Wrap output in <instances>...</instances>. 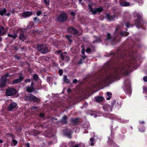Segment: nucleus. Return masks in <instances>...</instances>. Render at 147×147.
<instances>
[{"label":"nucleus","mask_w":147,"mask_h":147,"mask_svg":"<svg viewBox=\"0 0 147 147\" xmlns=\"http://www.w3.org/2000/svg\"><path fill=\"white\" fill-rule=\"evenodd\" d=\"M133 65L131 61H129L119 65L111 71H110L111 66L109 63L105 64L101 69L95 74L94 77L97 82L100 85L106 82H109L113 79H117L118 76L123 71H125L127 68H129Z\"/></svg>","instance_id":"obj_1"},{"label":"nucleus","mask_w":147,"mask_h":147,"mask_svg":"<svg viewBox=\"0 0 147 147\" xmlns=\"http://www.w3.org/2000/svg\"><path fill=\"white\" fill-rule=\"evenodd\" d=\"M24 100L26 101H32L36 102H40V99L35 96L30 94H26L24 97Z\"/></svg>","instance_id":"obj_2"},{"label":"nucleus","mask_w":147,"mask_h":147,"mask_svg":"<svg viewBox=\"0 0 147 147\" xmlns=\"http://www.w3.org/2000/svg\"><path fill=\"white\" fill-rule=\"evenodd\" d=\"M37 49L38 51L41 52L42 53H45L49 51L48 47L45 44L37 45Z\"/></svg>","instance_id":"obj_3"},{"label":"nucleus","mask_w":147,"mask_h":147,"mask_svg":"<svg viewBox=\"0 0 147 147\" xmlns=\"http://www.w3.org/2000/svg\"><path fill=\"white\" fill-rule=\"evenodd\" d=\"M9 76V74L6 73L0 79V87L3 88L6 84L7 82V78Z\"/></svg>","instance_id":"obj_4"},{"label":"nucleus","mask_w":147,"mask_h":147,"mask_svg":"<svg viewBox=\"0 0 147 147\" xmlns=\"http://www.w3.org/2000/svg\"><path fill=\"white\" fill-rule=\"evenodd\" d=\"M123 89L129 95L131 94V89L130 87V84L129 81L126 82L124 84Z\"/></svg>","instance_id":"obj_5"},{"label":"nucleus","mask_w":147,"mask_h":147,"mask_svg":"<svg viewBox=\"0 0 147 147\" xmlns=\"http://www.w3.org/2000/svg\"><path fill=\"white\" fill-rule=\"evenodd\" d=\"M16 92L17 91L16 89L9 87L7 89L6 94L7 96H11L16 94Z\"/></svg>","instance_id":"obj_6"},{"label":"nucleus","mask_w":147,"mask_h":147,"mask_svg":"<svg viewBox=\"0 0 147 147\" xmlns=\"http://www.w3.org/2000/svg\"><path fill=\"white\" fill-rule=\"evenodd\" d=\"M67 19V16L64 13H62L60 14L59 16L57 18L58 21L61 22H64Z\"/></svg>","instance_id":"obj_7"},{"label":"nucleus","mask_w":147,"mask_h":147,"mask_svg":"<svg viewBox=\"0 0 147 147\" xmlns=\"http://www.w3.org/2000/svg\"><path fill=\"white\" fill-rule=\"evenodd\" d=\"M17 105V104L15 102H11L7 107V110L8 111H13L16 108Z\"/></svg>","instance_id":"obj_8"},{"label":"nucleus","mask_w":147,"mask_h":147,"mask_svg":"<svg viewBox=\"0 0 147 147\" xmlns=\"http://www.w3.org/2000/svg\"><path fill=\"white\" fill-rule=\"evenodd\" d=\"M33 82H32L30 86H26L25 88L26 91L28 92L31 93L34 91V88L33 86Z\"/></svg>","instance_id":"obj_9"},{"label":"nucleus","mask_w":147,"mask_h":147,"mask_svg":"<svg viewBox=\"0 0 147 147\" xmlns=\"http://www.w3.org/2000/svg\"><path fill=\"white\" fill-rule=\"evenodd\" d=\"M67 53L64 52L60 54V57L62 60L65 61H67L69 60V57L66 55Z\"/></svg>","instance_id":"obj_10"},{"label":"nucleus","mask_w":147,"mask_h":147,"mask_svg":"<svg viewBox=\"0 0 147 147\" xmlns=\"http://www.w3.org/2000/svg\"><path fill=\"white\" fill-rule=\"evenodd\" d=\"M68 32L72 34H76L78 32L77 30L74 28L70 27L68 29Z\"/></svg>","instance_id":"obj_11"},{"label":"nucleus","mask_w":147,"mask_h":147,"mask_svg":"<svg viewBox=\"0 0 147 147\" xmlns=\"http://www.w3.org/2000/svg\"><path fill=\"white\" fill-rule=\"evenodd\" d=\"M104 110L106 111H111L112 109L110 105L108 104H105L104 105L103 107Z\"/></svg>","instance_id":"obj_12"},{"label":"nucleus","mask_w":147,"mask_h":147,"mask_svg":"<svg viewBox=\"0 0 147 147\" xmlns=\"http://www.w3.org/2000/svg\"><path fill=\"white\" fill-rule=\"evenodd\" d=\"M103 10V9L101 7L94 9L92 14H95L98 13H100Z\"/></svg>","instance_id":"obj_13"},{"label":"nucleus","mask_w":147,"mask_h":147,"mask_svg":"<svg viewBox=\"0 0 147 147\" xmlns=\"http://www.w3.org/2000/svg\"><path fill=\"white\" fill-rule=\"evenodd\" d=\"M23 77L21 76L20 75L19 76V78L18 79H16L14 80L13 82V84H16L20 82L23 80Z\"/></svg>","instance_id":"obj_14"},{"label":"nucleus","mask_w":147,"mask_h":147,"mask_svg":"<svg viewBox=\"0 0 147 147\" xmlns=\"http://www.w3.org/2000/svg\"><path fill=\"white\" fill-rule=\"evenodd\" d=\"M13 34L11 33L8 34V36L12 38L13 39H15L17 37V31L13 32Z\"/></svg>","instance_id":"obj_15"},{"label":"nucleus","mask_w":147,"mask_h":147,"mask_svg":"<svg viewBox=\"0 0 147 147\" xmlns=\"http://www.w3.org/2000/svg\"><path fill=\"white\" fill-rule=\"evenodd\" d=\"M116 16L115 15H114L113 16H111L109 14H107V19L109 21L113 20L115 19V18H116Z\"/></svg>","instance_id":"obj_16"},{"label":"nucleus","mask_w":147,"mask_h":147,"mask_svg":"<svg viewBox=\"0 0 147 147\" xmlns=\"http://www.w3.org/2000/svg\"><path fill=\"white\" fill-rule=\"evenodd\" d=\"M67 117L66 115H64L61 120L60 121L62 124H66L67 123Z\"/></svg>","instance_id":"obj_17"},{"label":"nucleus","mask_w":147,"mask_h":147,"mask_svg":"<svg viewBox=\"0 0 147 147\" xmlns=\"http://www.w3.org/2000/svg\"><path fill=\"white\" fill-rule=\"evenodd\" d=\"M32 15V13L30 11H27L22 13V16L24 17H30Z\"/></svg>","instance_id":"obj_18"},{"label":"nucleus","mask_w":147,"mask_h":147,"mask_svg":"<svg viewBox=\"0 0 147 147\" xmlns=\"http://www.w3.org/2000/svg\"><path fill=\"white\" fill-rule=\"evenodd\" d=\"M6 32V30L4 28L0 26V36L3 35Z\"/></svg>","instance_id":"obj_19"},{"label":"nucleus","mask_w":147,"mask_h":147,"mask_svg":"<svg viewBox=\"0 0 147 147\" xmlns=\"http://www.w3.org/2000/svg\"><path fill=\"white\" fill-rule=\"evenodd\" d=\"M26 36L24 35L22 32L20 34L19 36V39L22 41L26 39Z\"/></svg>","instance_id":"obj_20"},{"label":"nucleus","mask_w":147,"mask_h":147,"mask_svg":"<svg viewBox=\"0 0 147 147\" xmlns=\"http://www.w3.org/2000/svg\"><path fill=\"white\" fill-rule=\"evenodd\" d=\"M120 5L123 6H127L129 5V3H127L124 1H121L120 2Z\"/></svg>","instance_id":"obj_21"},{"label":"nucleus","mask_w":147,"mask_h":147,"mask_svg":"<svg viewBox=\"0 0 147 147\" xmlns=\"http://www.w3.org/2000/svg\"><path fill=\"white\" fill-rule=\"evenodd\" d=\"M96 101L98 102H102L104 100V98L101 96H98L95 98Z\"/></svg>","instance_id":"obj_22"},{"label":"nucleus","mask_w":147,"mask_h":147,"mask_svg":"<svg viewBox=\"0 0 147 147\" xmlns=\"http://www.w3.org/2000/svg\"><path fill=\"white\" fill-rule=\"evenodd\" d=\"M71 121V122L73 123V124H76L78 122V118H71L70 119Z\"/></svg>","instance_id":"obj_23"},{"label":"nucleus","mask_w":147,"mask_h":147,"mask_svg":"<svg viewBox=\"0 0 147 147\" xmlns=\"http://www.w3.org/2000/svg\"><path fill=\"white\" fill-rule=\"evenodd\" d=\"M6 9L4 8L2 10H0V14L1 16H3L6 12Z\"/></svg>","instance_id":"obj_24"},{"label":"nucleus","mask_w":147,"mask_h":147,"mask_svg":"<svg viewBox=\"0 0 147 147\" xmlns=\"http://www.w3.org/2000/svg\"><path fill=\"white\" fill-rule=\"evenodd\" d=\"M135 24L137 28H140L139 26L140 24V21L138 20H136L135 22Z\"/></svg>","instance_id":"obj_25"},{"label":"nucleus","mask_w":147,"mask_h":147,"mask_svg":"<svg viewBox=\"0 0 147 147\" xmlns=\"http://www.w3.org/2000/svg\"><path fill=\"white\" fill-rule=\"evenodd\" d=\"M63 80L67 83H69L70 82V81L67 79V76H66L64 77Z\"/></svg>","instance_id":"obj_26"},{"label":"nucleus","mask_w":147,"mask_h":147,"mask_svg":"<svg viewBox=\"0 0 147 147\" xmlns=\"http://www.w3.org/2000/svg\"><path fill=\"white\" fill-rule=\"evenodd\" d=\"M107 96L108 97L106 98L107 100H109L110 99V98L111 97L112 94L110 92H108L107 93Z\"/></svg>","instance_id":"obj_27"},{"label":"nucleus","mask_w":147,"mask_h":147,"mask_svg":"<svg viewBox=\"0 0 147 147\" xmlns=\"http://www.w3.org/2000/svg\"><path fill=\"white\" fill-rule=\"evenodd\" d=\"M33 77L34 80L35 81H37L38 78V75L36 74H34L33 75Z\"/></svg>","instance_id":"obj_28"},{"label":"nucleus","mask_w":147,"mask_h":147,"mask_svg":"<svg viewBox=\"0 0 147 147\" xmlns=\"http://www.w3.org/2000/svg\"><path fill=\"white\" fill-rule=\"evenodd\" d=\"M90 141L91 142V145L93 146L94 145L93 142H94V139L93 138H91L90 139Z\"/></svg>","instance_id":"obj_29"},{"label":"nucleus","mask_w":147,"mask_h":147,"mask_svg":"<svg viewBox=\"0 0 147 147\" xmlns=\"http://www.w3.org/2000/svg\"><path fill=\"white\" fill-rule=\"evenodd\" d=\"M43 1L46 5H49V0H43Z\"/></svg>","instance_id":"obj_30"},{"label":"nucleus","mask_w":147,"mask_h":147,"mask_svg":"<svg viewBox=\"0 0 147 147\" xmlns=\"http://www.w3.org/2000/svg\"><path fill=\"white\" fill-rule=\"evenodd\" d=\"M120 34L122 36H126L128 35L129 33L126 32H121Z\"/></svg>","instance_id":"obj_31"},{"label":"nucleus","mask_w":147,"mask_h":147,"mask_svg":"<svg viewBox=\"0 0 147 147\" xmlns=\"http://www.w3.org/2000/svg\"><path fill=\"white\" fill-rule=\"evenodd\" d=\"M34 20L35 22H39V20L37 17H35L34 18Z\"/></svg>","instance_id":"obj_32"},{"label":"nucleus","mask_w":147,"mask_h":147,"mask_svg":"<svg viewBox=\"0 0 147 147\" xmlns=\"http://www.w3.org/2000/svg\"><path fill=\"white\" fill-rule=\"evenodd\" d=\"M88 7H89V9L90 10V11L91 12H92V13L93 11V9H92V7L91 5L89 4L88 5Z\"/></svg>","instance_id":"obj_33"},{"label":"nucleus","mask_w":147,"mask_h":147,"mask_svg":"<svg viewBox=\"0 0 147 147\" xmlns=\"http://www.w3.org/2000/svg\"><path fill=\"white\" fill-rule=\"evenodd\" d=\"M81 47L82 48V49L81 51L83 55H84L85 53V50L84 49V46H81Z\"/></svg>","instance_id":"obj_34"},{"label":"nucleus","mask_w":147,"mask_h":147,"mask_svg":"<svg viewBox=\"0 0 147 147\" xmlns=\"http://www.w3.org/2000/svg\"><path fill=\"white\" fill-rule=\"evenodd\" d=\"M45 116V114L44 113H40L38 115V116L40 117L43 118Z\"/></svg>","instance_id":"obj_35"},{"label":"nucleus","mask_w":147,"mask_h":147,"mask_svg":"<svg viewBox=\"0 0 147 147\" xmlns=\"http://www.w3.org/2000/svg\"><path fill=\"white\" fill-rule=\"evenodd\" d=\"M137 16L139 20H141L142 18V15L138 13L137 14Z\"/></svg>","instance_id":"obj_36"},{"label":"nucleus","mask_w":147,"mask_h":147,"mask_svg":"<svg viewBox=\"0 0 147 147\" xmlns=\"http://www.w3.org/2000/svg\"><path fill=\"white\" fill-rule=\"evenodd\" d=\"M12 142L13 143L14 146H15L17 144V141L15 140H12Z\"/></svg>","instance_id":"obj_37"},{"label":"nucleus","mask_w":147,"mask_h":147,"mask_svg":"<svg viewBox=\"0 0 147 147\" xmlns=\"http://www.w3.org/2000/svg\"><path fill=\"white\" fill-rule=\"evenodd\" d=\"M111 36L110 35V34L109 33H108L107 34V39L109 40L111 39Z\"/></svg>","instance_id":"obj_38"},{"label":"nucleus","mask_w":147,"mask_h":147,"mask_svg":"<svg viewBox=\"0 0 147 147\" xmlns=\"http://www.w3.org/2000/svg\"><path fill=\"white\" fill-rule=\"evenodd\" d=\"M125 24L127 28L129 27L130 24L129 22H126Z\"/></svg>","instance_id":"obj_39"},{"label":"nucleus","mask_w":147,"mask_h":147,"mask_svg":"<svg viewBox=\"0 0 147 147\" xmlns=\"http://www.w3.org/2000/svg\"><path fill=\"white\" fill-rule=\"evenodd\" d=\"M46 136L48 137H51L53 136V135L52 134H51L50 133H48L47 134V135H46Z\"/></svg>","instance_id":"obj_40"},{"label":"nucleus","mask_w":147,"mask_h":147,"mask_svg":"<svg viewBox=\"0 0 147 147\" xmlns=\"http://www.w3.org/2000/svg\"><path fill=\"white\" fill-rule=\"evenodd\" d=\"M70 37V36H66V38H67V39H68L69 40V41L70 42H72V41L70 39L69 37Z\"/></svg>","instance_id":"obj_41"},{"label":"nucleus","mask_w":147,"mask_h":147,"mask_svg":"<svg viewBox=\"0 0 147 147\" xmlns=\"http://www.w3.org/2000/svg\"><path fill=\"white\" fill-rule=\"evenodd\" d=\"M59 73L60 75H61L63 74V71L62 70L60 69L59 70Z\"/></svg>","instance_id":"obj_42"},{"label":"nucleus","mask_w":147,"mask_h":147,"mask_svg":"<svg viewBox=\"0 0 147 147\" xmlns=\"http://www.w3.org/2000/svg\"><path fill=\"white\" fill-rule=\"evenodd\" d=\"M42 13V12L40 11H38L36 13V15L37 16H40Z\"/></svg>","instance_id":"obj_43"},{"label":"nucleus","mask_w":147,"mask_h":147,"mask_svg":"<svg viewBox=\"0 0 147 147\" xmlns=\"http://www.w3.org/2000/svg\"><path fill=\"white\" fill-rule=\"evenodd\" d=\"M7 134L9 136H10L11 137H12V138H15V137L14 136L13 134H12L9 133V134Z\"/></svg>","instance_id":"obj_44"},{"label":"nucleus","mask_w":147,"mask_h":147,"mask_svg":"<svg viewBox=\"0 0 147 147\" xmlns=\"http://www.w3.org/2000/svg\"><path fill=\"white\" fill-rule=\"evenodd\" d=\"M143 79L145 82H147V77L145 76L143 78Z\"/></svg>","instance_id":"obj_45"},{"label":"nucleus","mask_w":147,"mask_h":147,"mask_svg":"<svg viewBox=\"0 0 147 147\" xmlns=\"http://www.w3.org/2000/svg\"><path fill=\"white\" fill-rule=\"evenodd\" d=\"M91 51V50L90 49L88 48L86 50V52L87 53H89Z\"/></svg>","instance_id":"obj_46"},{"label":"nucleus","mask_w":147,"mask_h":147,"mask_svg":"<svg viewBox=\"0 0 147 147\" xmlns=\"http://www.w3.org/2000/svg\"><path fill=\"white\" fill-rule=\"evenodd\" d=\"M30 79H28L25 80V82L27 83L28 82H30Z\"/></svg>","instance_id":"obj_47"},{"label":"nucleus","mask_w":147,"mask_h":147,"mask_svg":"<svg viewBox=\"0 0 147 147\" xmlns=\"http://www.w3.org/2000/svg\"><path fill=\"white\" fill-rule=\"evenodd\" d=\"M28 71L30 72V73H31L32 72V69L30 68V67H28Z\"/></svg>","instance_id":"obj_48"},{"label":"nucleus","mask_w":147,"mask_h":147,"mask_svg":"<svg viewBox=\"0 0 147 147\" xmlns=\"http://www.w3.org/2000/svg\"><path fill=\"white\" fill-rule=\"evenodd\" d=\"M146 90H147V88L145 87H144L143 88V92H145L146 91Z\"/></svg>","instance_id":"obj_49"},{"label":"nucleus","mask_w":147,"mask_h":147,"mask_svg":"<svg viewBox=\"0 0 147 147\" xmlns=\"http://www.w3.org/2000/svg\"><path fill=\"white\" fill-rule=\"evenodd\" d=\"M77 80L76 79H75L73 80V82L74 83H76L77 82Z\"/></svg>","instance_id":"obj_50"},{"label":"nucleus","mask_w":147,"mask_h":147,"mask_svg":"<svg viewBox=\"0 0 147 147\" xmlns=\"http://www.w3.org/2000/svg\"><path fill=\"white\" fill-rule=\"evenodd\" d=\"M82 57L83 58V60H84V59L86 57V55H84L82 56Z\"/></svg>","instance_id":"obj_51"},{"label":"nucleus","mask_w":147,"mask_h":147,"mask_svg":"<svg viewBox=\"0 0 147 147\" xmlns=\"http://www.w3.org/2000/svg\"><path fill=\"white\" fill-rule=\"evenodd\" d=\"M40 133V132H38V131H37V133H35V134H34V135L35 136H37V134H39Z\"/></svg>","instance_id":"obj_52"},{"label":"nucleus","mask_w":147,"mask_h":147,"mask_svg":"<svg viewBox=\"0 0 147 147\" xmlns=\"http://www.w3.org/2000/svg\"><path fill=\"white\" fill-rule=\"evenodd\" d=\"M15 58H16V59H18V60L20 59L19 57L18 56H15Z\"/></svg>","instance_id":"obj_53"},{"label":"nucleus","mask_w":147,"mask_h":147,"mask_svg":"<svg viewBox=\"0 0 147 147\" xmlns=\"http://www.w3.org/2000/svg\"><path fill=\"white\" fill-rule=\"evenodd\" d=\"M26 145L27 147H30V144L28 143H27L26 144Z\"/></svg>","instance_id":"obj_54"},{"label":"nucleus","mask_w":147,"mask_h":147,"mask_svg":"<svg viewBox=\"0 0 147 147\" xmlns=\"http://www.w3.org/2000/svg\"><path fill=\"white\" fill-rule=\"evenodd\" d=\"M139 123L140 124H143L144 123V122L143 121H141L139 122Z\"/></svg>","instance_id":"obj_55"},{"label":"nucleus","mask_w":147,"mask_h":147,"mask_svg":"<svg viewBox=\"0 0 147 147\" xmlns=\"http://www.w3.org/2000/svg\"><path fill=\"white\" fill-rule=\"evenodd\" d=\"M10 15V13H7L6 14V15L7 16H9Z\"/></svg>","instance_id":"obj_56"},{"label":"nucleus","mask_w":147,"mask_h":147,"mask_svg":"<svg viewBox=\"0 0 147 147\" xmlns=\"http://www.w3.org/2000/svg\"><path fill=\"white\" fill-rule=\"evenodd\" d=\"M67 136L69 138H71V135L70 134H68L67 135Z\"/></svg>","instance_id":"obj_57"},{"label":"nucleus","mask_w":147,"mask_h":147,"mask_svg":"<svg viewBox=\"0 0 147 147\" xmlns=\"http://www.w3.org/2000/svg\"><path fill=\"white\" fill-rule=\"evenodd\" d=\"M37 108V107H32V109H36Z\"/></svg>","instance_id":"obj_58"},{"label":"nucleus","mask_w":147,"mask_h":147,"mask_svg":"<svg viewBox=\"0 0 147 147\" xmlns=\"http://www.w3.org/2000/svg\"><path fill=\"white\" fill-rule=\"evenodd\" d=\"M71 15H72L73 16H74V15H75V14L74 13V12H71Z\"/></svg>","instance_id":"obj_59"},{"label":"nucleus","mask_w":147,"mask_h":147,"mask_svg":"<svg viewBox=\"0 0 147 147\" xmlns=\"http://www.w3.org/2000/svg\"><path fill=\"white\" fill-rule=\"evenodd\" d=\"M72 147H78V145L76 144L74 146H73Z\"/></svg>","instance_id":"obj_60"},{"label":"nucleus","mask_w":147,"mask_h":147,"mask_svg":"<svg viewBox=\"0 0 147 147\" xmlns=\"http://www.w3.org/2000/svg\"><path fill=\"white\" fill-rule=\"evenodd\" d=\"M51 79V78L50 77L48 78L47 79V80H49V81H50V80Z\"/></svg>","instance_id":"obj_61"},{"label":"nucleus","mask_w":147,"mask_h":147,"mask_svg":"<svg viewBox=\"0 0 147 147\" xmlns=\"http://www.w3.org/2000/svg\"><path fill=\"white\" fill-rule=\"evenodd\" d=\"M3 142V141L1 140H0V143H2Z\"/></svg>","instance_id":"obj_62"},{"label":"nucleus","mask_w":147,"mask_h":147,"mask_svg":"<svg viewBox=\"0 0 147 147\" xmlns=\"http://www.w3.org/2000/svg\"><path fill=\"white\" fill-rule=\"evenodd\" d=\"M70 91H71V89H68L67 90V91H68V92Z\"/></svg>","instance_id":"obj_63"},{"label":"nucleus","mask_w":147,"mask_h":147,"mask_svg":"<svg viewBox=\"0 0 147 147\" xmlns=\"http://www.w3.org/2000/svg\"><path fill=\"white\" fill-rule=\"evenodd\" d=\"M61 51L60 50H59V51H58V53H60L61 52Z\"/></svg>","instance_id":"obj_64"}]
</instances>
